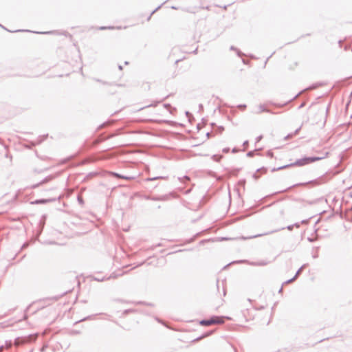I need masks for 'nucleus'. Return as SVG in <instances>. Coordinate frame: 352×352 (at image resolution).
<instances>
[{
	"instance_id": "f257e3e1",
	"label": "nucleus",
	"mask_w": 352,
	"mask_h": 352,
	"mask_svg": "<svg viewBox=\"0 0 352 352\" xmlns=\"http://www.w3.org/2000/svg\"><path fill=\"white\" fill-rule=\"evenodd\" d=\"M300 64L298 62H297L296 60H292L288 63L287 69L290 72H294L296 70H298Z\"/></svg>"
},
{
	"instance_id": "f03ea898",
	"label": "nucleus",
	"mask_w": 352,
	"mask_h": 352,
	"mask_svg": "<svg viewBox=\"0 0 352 352\" xmlns=\"http://www.w3.org/2000/svg\"><path fill=\"white\" fill-rule=\"evenodd\" d=\"M225 318H226L225 317H221V316H214V317L211 318L212 323V324H223L225 322ZM226 318L228 320H230V318L228 317Z\"/></svg>"
},
{
	"instance_id": "7ed1b4c3",
	"label": "nucleus",
	"mask_w": 352,
	"mask_h": 352,
	"mask_svg": "<svg viewBox=\"0 0 352 352\" xmlns=\"http://www.w3.org/2000/svg\"><path fill=\"white\" fill-rule=\"evenodd\" d=\"M320 159H322V158L321 157H312V158H307V159H305L304 160L305 161V164H308L310 162H315L316 160H319Z\"/></svg>"
},
{
	"instance_id": "20e7f679",
	"label": "nucleus",
	"mask_w": 352,
	"mask_h": 352,
	"mask_svg": "<svg viewBox=\"0 0 352 352\" xmlns=\"http://www.w3.org/2000/svg\"><path fill=\"white\" fill-rule=\"evenodd\" d=\"M200 323H201V324L204 325V326H210V325L212 324L211 318L209 320H202V321H201Z\"/></svg>"
},
{
	"instance_id": "39448f33",
	"label": "nucleus",
	"mask_w": 352,
	"mask_h": 352,
	"mask_svg": "<svg viewBox=\"0 0 352 352\" xmlns=\"http://www.w3.org/2000/svg\"><path fill=\"white\" fill-rule=\"evenodd\" d=\"M122 178L126 179V180H131L132 179V177H126V176H122Z\"/></svg>"
},
{
	"instance_id": "423d86ee",
	"label": "nucleus",
	"mask_w": 352,
	"mask_h": 352,
	"mask_svg": "<svg viewBox=\"0 0 352 352\" xmlns=\"http://www.w3.org/2000/svg\"><path fill=\"white\" fill-rule=\"evenodd\" d=\"M263 111H267V110L265 109H261V108L257 111V113H261Z\"/></svg>"
},
{
	"instance_id": "0eeeda50",
	"label": "nucleus",
	"mask_w": 352,
	"mask_h": 352,
	"mask_svg": "<svg viewBox=\"0 0 352 352\" xmlns=\"http://www.w3.org/2000/svg\"><path fill=\"white\" fill-rule=\"evenodd\" d=\"M114 175L117 177H119V178H122V175H119V174H117V173H115Z\"/></svg>"
}]
</instances>
